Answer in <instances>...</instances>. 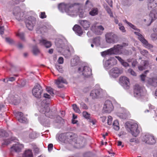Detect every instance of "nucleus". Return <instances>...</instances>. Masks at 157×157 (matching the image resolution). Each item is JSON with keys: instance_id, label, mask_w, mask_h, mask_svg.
<instances>
[{"instance_id": "f257e3e1", "label": "nucleus", "mask_w": 157, "mask_h": 157, "mask_svg": "<svg viewBox=\"0 0 157 157\" xmlns=\"http://www.w3.org/2000/svg\"><path fill=\"white\" fill-rule=\"evenodd\" d=\"M59 140L61 142L68 144L70 147L80 148L83 147L86 140L82 137H76L71 133L61 134L58 137Z\"/></svg>"}, {"instance_id": "f03ea898", "label": "nucleus", "mask_w": 157, "mask_h": 157, "mask_svg": "<svg viewBox=\"0 0 157 157\" xmlns=\"http://www.w3.org/2000/svg\"><path fill=\"white\" fill-rule=\"evenodd\" d=\"M124 21L132 29L137 31L135 32L134 33L138 36V39L144 45V47L148 49H151L153 48V46L148 43L147 41L144 38L142 35L140 33V30L136 27L135 26L131 23L128 22L126 20H125Z\"/></svg>"}, {"instance_id": "7ed1b4c3", "label": "nucleus", "mask_w": 157, "mask_h": 157, "mask_svg": "<svg viewBox=\"0 0 157 157\" xmlns=\"http://www.w3.org/2000/svg\"><path fill=\"white\" fill-rule=\"evenodd\" d=\"M125 128L134 136H136L139 133L138 125L136 123L127 122L125 124Z\"/></svg>"}, {"instance_id": "20e7f679", "label": "nucleus", "mask_w": 157, "mask_h": 157, "mask_svg": "<svg viewBox=\"0 0 157 157\" xmlns=\"http://www.w3.org/2000/svg\"><path fill=\"white\" fill-rule=\"evenodd\" d=\"M55 44L56 45L57 47L61 48H63L65 50H64V55L65 57H68L71 55V52H73L74 50L73 48L71 46L69 47H67L65 46L64 44L63 43V41L61 40H59L58 41H56Z\"/></svg>"}, {"instance_id": "39448f33", "label": "nucleus", "mask_w": 157, "mask_h": 157, "mask_svg": "<svg viewBox=\"0 0 157 157\" xmlns=\"http://www.w3.org/2000/svg\"><path fill=\"white\" fill-rule=\"evenodd\" d=\"M49 104L47 103L44 105L42 103V105L39 108L40 112L43 113L42 116H45L47 117L53 118L54 113L52 111H50L49 107Z\"/></svg>"}, {"instance_id": "423d86ee", "label": "nucleus", "mask_w": 157, "mask_h": 157, "mask_svg": "<svg viewBox=\"0 0 157 157\" xmlns=\"http://www.w3.org/2000/svg\"><path fill=\"white\" fill-rule=\"evenodd\" d=\"M134 96L137 99H144L146 96L145 91L139 85H136L134 87Z\"/></svg>"}, {"instance_id": "0eeeda50", "label": "nucleus", "mask_w": 157, "mask_h": 157, "mask_svg": "<svg viewBox=\"0 0 157 157\" xmlns=\"http://www.w3.org/2000/svg\"><path fill=\"white\" fill-rule=\"evenodd\" d=\"M12 14L19 21H22L23 19L24 13L18 6L14 7L13 8Z\"/></svg>"}, {"instance_id": "6e6552de", "label": "nucleus", "mask_w": 157, "mask_h": 157, "mask_svg": "<svg viewBox=\"0 0 157 157\" xmlns=\"http://www.w3.org/2000/svg\"><path fill=\"white\" fill-rule=\"evenodd\" d=\"M143 142L149 144H153L155 143L156 139L152 135L149 134L143 135L141 136Z\"/></svg>"}, {"instance_id": "1a4fd4ad", "label": "nucleus", "mask_w": 157, "mask_h": 157, "mask_svg": "<svg viewBox=\"0 0 157 157\" xmlns=\"http://www.w3.org/2000/svg\"><path fill=\"white\" fill-rule=\"evenodd\" d=\"M43 90L42 88L40 85L39 84H36L32 89V94L35 97L38 98H41Z\"/></svg>"}, {"instance_id": "9d476101", "label": "nucleus", "mask_w": 157, "mask_h": 157, "mask_svg": "<svg viewBox=\"0 0 157 157\" xmlns=\"http://www.w3.org/2000/svg\"><path fill=\"white\" fill-rule=\"evenodd\" d=\"M78 72L85 78H88L91 75V70L88 66H81L78 68Z\"/></svg>"}, {"instance_id": "9b49d317", "label": "nucleus", "mask_w": 157, "mask_h": 157, "mask_svg": "<svg viewBox=\"0 0 157 157\" xmlns=\"http://www.w3.org/2000/svg\"><path fill=\"white\" fill-rule=\"evenodd\" d=\"M105 36L106 41L108 43L114 44L117 41V36L113 33H107Z\"/></svg>"}, {"instance_id": "f8f14e48", "label": "nucleus", "mask_w": 157, "mask_h": 157, "mask_svg": "<svg viewBox=\"0 0 157 157\" xmlns=\"http://www.w3.org/2000/svg\"><path fill=\"white\" fill-rule=\"evenodd\" d=\"M103 93V90L101 88L94 89L90 92V96L93 99L98 98L102 96Z\"/></svg>"}, {"instance_id": "ddd939ff", "label": "nucleus", "mask_w": 157, "mask_h": 157, "mask_svg": "<svg viewBox=\"0 0 157 157\" xmlns=\"http://www.w3.org/2000/svg\"><path fill=\"white\" fill-rule=\"evenodd\" d=\"M123 72L122 69L119 68L117 67L112 68L109 71L110 76L113 78H116L118 77Z\"/></svg>"}, {"instance_id": "4468645a", "label": "nucleus", "mask_w": 157, "mask_h": 157, "mask_svg": "<svg viewBox=\"0 0 157 157\" xmlns=\"http://www.w3.org/2000/svg\"><path fill=\"white\" fill-rule=\"evenodd\" d=\"M25 23L28 29L32 30L36 22V19L34 17L30 16L25 20Z\"/></svg>"}, {"instance_id": "2eb2a0df", "label": "nucleus", "mask_w": 157, "mask_h": 157, "mask_svg": "<svg viewBox=\"0 0 157 157\" xmlns=\"http://www.w3.org/2000/svg\"><path fill=\"white\" fill-rule=\"evenodd\" d=\"M113 107L111 102L109 100L105 101L103 107V110L106 113H109L113 109Z\"/></svg>"}, {"instance_id": "dca6fc26", "label": "nucleus", "mask_w": 157, "mask_h": 157, "mask_svg": "<svg viewBox=\"0 0 157 157\" xmlns=\"http://www.w3.org/2000/svg\"><path fill=\"white\" fill-rule=\"evenodd\" d=\"M68 7L66 12L67 15L73 16L77 14L78 10L77 7L75 6L69 4Z\"/></svg>"}, {"instance_id": "f3484780", "label": "nucleus", "mask_w": 157, "mask_h": 157, "mask_svg": "<svg viewBox=\"0 0 157 157\" xmlns=\"http://www.w3.org/2000/svg\"><path fill=\"white\" fill-rule=\"evenodd\" d=\"M96 23L93 24L91 28V30L96 34L98 35H101L104 29L102 25L96 26Z\"/></svg>"}, {"instance_id": "a211bd4d", "label": "nucleus", "mask_w": 157, "mask_h": 157, "mask_svg": "<svg viewBox=\"0 0 157 157\" xmlns=\"http://www.w3.org/2000/svg\"><path fill=\"white\" fill-rule=\"evenodd\" d=\"M24 147V145L21 144L17 143L13 144L10 149V152H19L21 151Z\"/></svg>"}, {"instance_id": "6ab92c4d", "label": "nucleus", "mask_w": 157, "mask_h": 157, "mask_svg": "<svg viewBox=\"0 0 157 157\" xmlns=\"http://www.w3.org/2000/svg\"><path fill=\"white\" fill-rule=\"evenodd\" d=\"M117 63V61L114 57H111L109 59L106 60L104 63V66L106 69H109L112 66L116 65Z\"/></svg>"}, {"instance_id": "aec40b11", "label": "nucleus", "mask_w": 157, "mask_h": 157, "mask_svg": "<svg viewBox=\"0 0 157 157\" xmlns=\"http://www.w3.org/2000/svg\"><path fill=\"white\" fill-rule=\"evenodd\" d=\"M120 83L121 85L125 89L129 88L130 82L129 79L124 76H121L119 78Z\"/></svg>"}, {"instance_id": "412c9836", "label": "nucleus", "mask_w": 157, "mask_h": 157, "mask_svg": "<svg viewBox=\"0 0 157 157\" xmlns=\"http://www.w3.org/2000/svg\"><path fill=\"white\" fill-rule=\"evenodd\" d=\"M122 46L120 45L114 46L113 48H111L112 55H120L122 54Z\"/></svg>"}, {"instance_id": "4be33fe9", "label": "nucleus", "mask_w": 157, "mask_h": 157, "mask_svg": "<svg viewBox=\"0 0 157 157\" xmlns=\"http://www.w3.org/2000/svg\"><path fill=\"white\" fill-rule=\"evenodd\" d=\"M14 114L19 122L22 123H26L27 122V118L23 116L22 112H14Z\"/></svg>"}, {"instance_id": "5701e85b", "label": "nucleus", "mask_w": 157, "mask_h": 157, "mask_svg": "<svg viewBox=\"0 0 157 157\" xmlns=\"http://www.w3.org/2000/svg\"><path fill=\"white\" fill-rule=\"evenodd\" d=\"M149 14V16L151 20H149L148 24H147L148 26L150 25L151 23L157 19V12L155 10H151Z\"/></svg>"}, {"instance_id": "b1692460", "label": "nucleus", "mask_w": 157, "mask_h": 157, "mask_svg": "<svg viewBox=\"0 0 157 157\" xmlns=\"http://www.w3.org/2000/svg\"><path fill=\"white\" fill-rule=\"evenodd\" d=\"M55 83L58 86L59 88H62L63 86L61 85V83L67 84V82L66 80L63 77L60 76L55 80Z\"/></svg>"}, {"instance_id": "393cba45", "label": "nucleus", "mask_w": 157, "mask_h": 157, "mask_svg": "<svg viewBox=\"0 0 157 157\" xmlns=\"http://www.w3.org/2000/svg\"><path fill=\"white\" fill-rule=\"evenodd\" d=\"M147 82L150 86L154 87L157 86V77L149 78Z\"/></svg>"}, {"instance_id": "a878e982", "label": "nucleus", "mask_w": 157, "mask_h": 157, "mask_svg": "<svg viewBox=\"0 0 157 157\" xmlns=\"http://www.w3.org/2000/svg\"><path fill=\"white\" fill-rule=\"evenodd\" d=\"M147 6L149 10L154 9L157 7V0H149Z\"/></svg>"}, {"instance_id": "bb28decb", "label": "nucleus", "mask_w": 157, "mask_h": 157, "mask_svg": "<svg viewBox=\"0 0 157 157\" xmlns=\"http://www.w3.org/2000/svg\"><path fill=\"white\" fill-rule=\"evenodd\" d=\"M69 4H65L64 3H61L58 5V9L62 13L66 12L68 8Z\"/></svg>"}, {"instance_id": "cd10ccee", "label": "nucleus", "mask_w": 157, "mask_h": 157, "mask_svg": "<svg viewBox=\"0 0 157 157\" xmlns=\"http://www.w3.org/2000/svg\"><path fill=\"white\" fill-rule=\"evenodd\" d=\"M39 43L40 45H44L47 48H50L52 45L50 42L43 39L39 40Z\"/></svg>"}, {"instance_id": "c85d7f7f", "label": "nucleus", "mask_w": 157, "mask_h": 157, "mask_svg": "<svg viewBox=\"0 0 157 157\" xmlns=\"http://www.w3.org/2000/svg\"><path fill=\"white\" fill-rule=\"evenodd\" d=\"M73 29L75 33L79 36H81L83 33L81 27L78 25H75Z\"/></svg>"}, {"instance_id": "c756f323", "label": "nucleus", "mask_w": 157, "mask_h": 157, "mask_svg": "<svg viewBox=\"0 0 157 157\" xmlns=\"http://www.w3.org/2000/svg\"><path fill=\"white\" fill-rule=\"evenodd\" d=\"M148 62L147 60H142L141 62V66L138 67V69L140 71L145 69L148 65Z\"/></svg>"}, {"instance_id": "7c9ffc66", "label": "nucleus", "mask_w": 157, "mask_h": 157, "mask_svg": "<svg viewBox=\"0 0 157 157\" xmlns=\"http://www.w3.org/2000/svg\"><path fill=\"white\" fill-rule=\"evenodd\" d=\"M80 23L81 25L84 29L87 30L89 28L90 25V22L86 20H82L80 21Z\"/></svg>"}, {"instance_id": "2f4dec72", "label": "nucleus", "mask_w": 157, "mask_h": 157, "mask_svg": "<svg viewBox=\"0 0 157 157\" xmlns=\"http://www.w3.org/2000/svg\"><path fill=\"white\" fill-rule=\"evenodd\" d=\"M129 113L128 112L126 111L124 113H119L117 114L118 116L120 118L125 119L128 117Z\"/></svg>"}, {"instance_id": "473e14b6", "label": "nucleus", "mask_w": 157, "mask_h": 157, "mask_svg": "<svg viewBox=\"0 0 157 157\" xmlns=\"http://www.w3.org/2000/svg\"><path fill=\"white\" fill-rule=\"evenodd\" d=\"M78 11V15L80 17L83 18L86 16V12L83 10L79 9L77 10Z\"/></svg>"}, {"instance_id": "72a5a7b5", "label": "nucleus", "mask_w": 157, "mask_h": 157, "mask_svg": "<svg viewBox=\"0 0 157 157\" xmlns=\"http://www.w3.org/2000/svg\"><path fill=\"white\" fill-rule=\"evenodd\" d=\"M23 155L25 157H33L32 151L29 149L25 150Z\"/></svg>"}, {"instance_id": "f704fd0d", "label": "nucleus", "mask_w": 157, "mask_h": 157, "mask_svg": "<svg viewBox=\"0 0 157 157\" xmlns=\"http://www.w3.org/2000/svg\"><path fill=\"white\" fill-rule=\"evenodd\" d=\"M98 10L97 8H93L89 12V14L92 16H95L98 14Z\"/></svg>"}, {"instance_id": "c9c22d12", "label": "nucleus", "mask_w": 157, "mask_h": 157, "mask_svg": "<svg viewBox=\"0 0 157 157\" xmlns=\"http://www.w3.org/2000/svg\"><path fill=\"white\" fill-rule=\"evenodd\" d=\"M111 50L110 48L106 51L101 52V56L103 57H105L107 55H112Z\"/></svg>"}, {"instance_id": "e433bc0d", "label": "nucleus", "mask_w": 157, "mask_h": 157, "mask_svg": "<svg viewBox=\"0 0 157 157\" xmlns=\"http://www.w3.org/2000/svg\"><path fill=\"white\" fill-rule=\"evenodd\" d=\"M140 54L146 57H148L150 56V54L147 50L144 49H140Z\"/></svg>"}, {"instance_id": "4c0bfd02", "label": "nucleus", "mask_w": 157, "mask_h": 157, "mask_svg": "<svg viewBox=\"0 0 157 157\" xmlns=\"http://www.w3.org/2000/svg\"><path fill=\"white\" fill-rule=\"evenodd\" d=\"M119 125V124L118 121H114L113 124V128L116 131L118 130L120 128Z\"/></svg>"}, {"instance_id": "58836bf2", "label": "nucleus", "mask_w": 157, "mask_h": 157, "mask_svg": "<svg viewBox=\"0 0 157 157\" xmlns=\"http://www.w3.org/2000/svg\"><path fill=\"white\" fill-rule=\"evenodd\" d=\"M101 37L100 36L97 37L95 38L93 40V43L96 46H98L100 44Z\"/></svg>"}, {"instance_id": "ea45409f", "label": "nucleus", "mask_w": 157, "mask_h": 157, "mask_svg": "<svg viewBox=\"0 0 157 157\" xmlns=\"http://www.w3.org/2000/svg\"><path fill=\"white\" fill-rule=\"evenodd\" d=\"M78 59L77 57H76L71 61V66L73 67L76 65L78 62Z\"/></svg>"}, {"instance_id": "a19ab883", "label": "nucleus", "mask_w": 157, "mask_h": 157, "mask_svg": "<svg viewBox=\"0 0 157 157\" xmlns=\"http://www.w3.org/2000/svg\"><path fill=\"white\" fill-rule=\"evenodd\" d=\"M14 140V138H12L11 140L9 139H4L3 142L2 143V145L3 146L4 145H7L11 143V141Z\"/></svg>"}, {"instance_id": "79ce46f5", "label": "nucleus", "mask_w": 157, "mask_h": 157, "mask_svg": "<svg viewBox=\"0 0 157 157\" xmlns=\"http://www.w3.org/2000/svg\"><path fill=\"white\" fill-rule=\"evenodd\" d=\"M8 136V134L4 130L0 129V137H7Z\"/></svg>"}, {"instance_id": "37998d69", "label": "nucleus", "mask_w": 157, "mask_h": 157, "mask_svg": "<svg viewBox=\"0 0 157 157\" xmlns=\"http://www.w3.org/2000/svg\"><path fill=\"white\" fill-rule=\"evenodd\" d=\"M33 52L34 55H36L40 53V51L36 46H35L33 48Z\"/></svg>"}, {"instance_id": "c03bdc74", "label": "nucleus", "mask_w": 157, "mask_h": 157, "mask_svg": "<svg viewBox=\"0 0 157 157\" xmlns=\"http://www.w3.org/2000/svg\"><path fill=\"white\" fill-rule=\"evenodd\" d=\"M127 61L129 62L132 61V66L133 67H135L137 63V62L136 60H133L132 59H128L127 60Z\"/></svg>"}, {"instance_id": "a18cd8bd", "label": "nucleus", "mask_w": 157, "mask_h": 157, "mask_svg": "<svg viewBox=\"0 0 157 157\" xmlns=\"http://www.w3.org/2000/svg\"><path fill=\"white\" fill-rule=\"evenodd\" d=\"M37 136L36 133L35 132H33L29 135V137L32 139L36 138Z\"/></svg>"}, {"instance_id": "49530a36", "label": "nucleus", "mask_w": 157, "mask_h": 157, "mask_svg": "<svg viewBox=\"0 0 157 157\" xmlns=\"http://www.w3.org/2000/svg\"><path fill=\"white\" fill-rule=\"evenodd\" d=\"M105 9L107 11V13L111 17H113V16L112 12L111 11V9L109 8L107 6H105Z\"/></svg>"}, {"instance_id": "de8ad7c7", "label": "nucleus", "mask_w": 157, "mask_h": 157, "mask_svg": "<svg viewBox=\"0 0 157 157\" xmlns=\"http://www.w3.org/2000/svg\"><path fill=\"white\" fill-rule=\"evenodd\" d=\"M72 106L73 109L76 112L79 113H81L80 109L77 107V105L76 104H73L72 105Z\"/></svg>"}, {"instance_id": "09e8293b", "label": "nucleus", "mask_w": 157, "mask_h": 157, "mask_svg": "<svg viewBox=\"0 0 157 157\" xmlns=\"http://www.w3.org/2000/svg\"><path fill=\"white\" fill-rule=\"evenodd\" d=\"M20 100L19 98L15 97L13 98L12 102L14 105H17L20 102Z\"/></svg>"}, {"instance_id": "8fccbe9b", "label": "nucleus", "mask_w": 157, "mask_h": 157, "mask_svg": "<svg viewBox=\"0 0 157 157\" xmlns=\"http://www.w3.org/2000/svg\"><path fill=\"white\" fill-rule=\"evenodd\" d=\"M56 67L57 70L60 72L62 73L63 72V69L61 65H58V64L56 65Z\"/></svg>"}, {"instance_id": "3c124183", "label": "nucleus", "mask_w": 157, "mask_h": 157, "mask_svg": "<svg viewBox=\"0 0 157 157\" xmlns=\"http://www.w3.org/2000/svg\"><path fill=\"white\" fill-rule=\"evenodd\" d=\"M46 90L51 95H52L54 94L53 90L52 88L47 87H46Z\"/></svg>"}, {"instance_id": "603ef678", "label": "nucleus", "mask_w": 157, "mask_h": 157, "mask_svg": "<svg viewBox=\"0 0 157 157\" xmlns=\"http://www.w3.org/2000/svg\"><path fill=\"white\" fill-rule=\"evenodd\" d=\"M151 37L152 40H156L157 39V33H152L151 35Z\"/></svg>"}, {"instance_id": "864d4df0", "label": "nucleus", "mask_w": 157, "mask_h": 157, "mask_svg": "<svg viewBox=\"0 0 157 157\" xmlns=\"http://www.w3.org/2000/svg\"><path fill=\"white\" fill-rule=\"evenodd\" d=\"M17 36H18L22 40H25L24 34L23 33H18L17 34Z\"/></svg>"}, {"instance_id": "5fc2aeb1", "label": "nucleus", "mask_w": 157, "mask_h": 157, "mask_svg": "<svg viewBox=\"0 0 157 157\" xmlns=\"http://www.w3.org/2000/svg\"><path fill=\"white\" fill-rule=\"evenodd\" d=\"M85 6L86 7H89L91 8L93 6V5L92 3L89 0H87L85 3Z\"/></svg>"}, {"instance_id": "6e6d98bb", "label": "nucleus", "mask_w": 157, "mask_h": 157, "mask_svg": "<svg viewBox=\"0 0 157 157\" xmlns=\"http://www.w3.org/2000/svg\"><path fill=\"white\" fill-rule=\"evenodd\" d=\"M40 120L41 123H42L43 124L48 123L49 121L48 119L46 118H44V119L40 118Z\"/></svg>"}, {"instance_id": "4d7b16f0", "label": "nucleus", "mask_w": 157, "mask_h": 157, "mask_svg": "<svg viewBox=\"0 0 157 157\" xmlns=\"http://www.w3.org/2000/svg\"><path fill=\"white\" fill-rule=\"evenodd\" d=\"M128 72L132 75L135 76L136 75V73L131 68H129L128 70Z\"/></svg>"}, {"instance_id": "13d9d810", "label": "nucleus", "mask_w": 157, "mask_h": 157, "mask_svg": "<svg viewBox=\"0 0 157 157\" xmlns=\"http://www.w3.org/2000/svg\"><path fill=\"white\" fill-rule=\"evenodd\" d=\"M83 116L86 119H88L90 117V114L86 111H84L83 112Z\"/></svg>"}, {"instance_id": "bf43d9fd", "label": "nucleus", "mask_w": 157, "mask_h": 157, "mask_svg": "<svg viewBox=\"0 0 157 157\" xmlns=\"http://www.w3.org/2000/svg\"><path fill=\"white\" fill-rule=\"evenodd\" d=\"M80 107L83 109H88V108L87 106L83 102H81L80 103Z\"/></svg>"}, {"instance_id": "052dcab7", "label": "nucleus", "mask_w": 157, "mask_h": 157, "mask_svg": "<svg viewBox=\"0 0 157 157\" xmlns=\"http://www.w3.org/2000/svg\"><path fill=\"white\" fill-rule=\"evenodd\" d=\"M39 17L41 19L46 18L47 17L45 12H41L39 15Z\"/></svg>"}, {"instance_id": "680f3d73", "label": "nucleus", "mask_w": 157, "mask_h": 157, "mask_svg": "<svg viewBox=\"0 0 157 157\" xmlns=\"http://www.w3.org/2000/svg\"><path fill=\"white\" fill-rule=\"evenodd\" d=\"M112 117L110 116H109L108 118L107 123L108 125H110L112 124Z\"/></svg>"}, {"instance_id": "e2e57ef3", "label": "nucleus", "mask_w": 157, "mask_h": 157, "mask_svg": "<svg viewBox=\"0 0 157 157\" xmlns=\"http://www.w3.org/2000/svg\"><path fill=\"white\" fill-rule=\"evenodd\" d=\"M121 63L122 65L125 67H128L129 66V64L126 62L124 61V60H123V61Z\"/></svg>"}, {"instance_id": "0e129e2a", "label": "nucleus", "mask_w": 157, "mask_h": 157, "mask_svg": "<svg viewBox=\"0 0 157 157\" xmlns=\"http://www.w3.org/2000/svg\"><path fill=\"white\" fill-rule=\"evenodd\" d=\"M15 80V78L14 77H10L6 78V82H8L9 81L13 82Z\"/></svg>"}, {"instance_id": "69168bd1", "label": "nucleus", "mask_w": 157, "mask_h": 157, "mask_svg": "<svg viewBox=\"0 0 157 157\" xmlns=\"http://www.w3.org/2000/svg\"><path fill=\"white\" fill-rule=\"evenodd\" d=\"M58 62L59 64H62L63 63V59L62 57H60L58 60Z\"/></svg>"}, {"instance_id": "338daca9", "label": "nucleus", "mask_w": 157, "mask_h": 157, "mask_svg": "<svg viewBox=\"0 0 157 157\" xmlns=\"http://www.w3.org/2000/svg\"><path fill=\"white\" fill-rule=\"evenodd\" d=\"M53 145L52 144H49L48 146V150L49 151H51L53 148Z\"/></svg>"}, {"instance_id": "774afa93", "label": "nucleus", "mask_w": 157, "mask_h": 157, "mask_svg": "<svg viewBox=\"0 0 157 157\" xmlns=\"http://www.w3.org/2000/svg\"><path fill=\"white\" fill-rule=\"evenodd\" d=\"M6 41L9 44L12 43L13 42V40L9 38H6Z\"/></svg>"}]
</instances>
